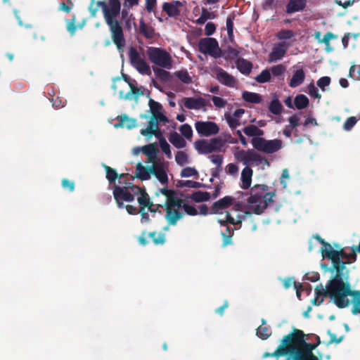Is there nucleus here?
<instances>
[{
    "label": "nucleus",
    "mask_w": 360,
    "mask_h": 360,
    "mask_svg": "<svg viewBox=\"0 0 360 360\" xmlns=\"http://www.w3.org/2000/svg\"><path fill=\"white\" fill-rule=\"evenodd\" d=\"M94 3V1L92 0L89 6L91 15L95 17L98 8H102L103 17L106 24L109 26L112 41L120 51H123L125 46L123 29L121 23L116 20L121 9L120 0H108V4L104 1H98L96 2L97 7L95 8H93Z\"/></svg>",
    "instance_id": "f257e3e1"
},
{
    "label": "nucleus",
    "mask_w": 360,
    "mask_h": 360,
    "mask_svg": "<svg viewBox=\"0 0 360 360\" xmlns=\"http://www.w3.org/2000/svg\"><path fill=\"white\" fill-rule=\"evenodd\" d=\"M286 335L290 356L284 360H319L313 352L319 345V342H307L304 332L295 328Z\"/></svg>",
    "instance_id": "f03ea898"
},
{
    "label": "nucleus",
    "mask_w": 360,
    "mask_h": 360,
    "mask_svg": "<svg viewBox=\"0 0 360 360\" xmlns=\"http://www.w3.org/2000/svg\"><path fill=\"white\" fill-rule=\"evenodd\" d=\"M350 285L345 283L342 279V272L336 271L335 276L328 282V297L338 308H345L349 305L347 298L351 294Z\"/></svg>",
    "instance_id": "7ed1b4c3"
},
{
    "label": "nucleus",
    "mask_w": 360,
    "mask_h": 360,
    "mask_svg": "<svg viewBox=\"0 0 360 360\" xmlns=\"http://www.w3.org/2000/svg\"><path fill=\"white\" fill-rule=\"evenodd\" d=\"M143 192H146L145 188L136 186L131 181L125 182L122 186L114 184L112 186L113 196L119 208L124 207V202L134 201L135 195H141Z\"/></svg>",
    "instance_id": "20e7f679"
},
{
    "label": "nucleus",
    "mask_w": 360,
    "mask_h": 360,
    "mask_svg": "<svg viewBox=\"0 0 360 360\" xmlns=\"http://www.w3.org/2000/svg\"><path fill=\"white\" fill-rule=\"evenodd\" d=\"M356 252L352 250L351 253H347L344 249H340L339 250H323V256L330 259L332 262V269L330 271L333 270L335 271L343 272L346 268V264H350L356 260Z\"/></svg>",
    "instance_id": "39448f33"
},
{
    "label": "nucleus",
    "mask_w": 360,
    "mask_h": 360,
    "mask_svg": "<svg viewBox=\"0 0 360 360\" xmlns=\"http://www.w3.org/2000/svg\"><path fill=\"white\" fill-rule=\"evenodd\" d=\"M147 56L151 63L165 69L172 67V58L169 52L158 47H149L146 51Z\"/></svg>",
    "instance_id": "423d86ee"
},
{
    "label": "nucleus",
    "mask_w": 360,
    "mask_h": 360,
    "mask_svg": "<svg viewBox=\"0 0 360 360\" xmlns=\"http://www.w3.org/2000/svg\"><path fill=\"white\" fill-rule=\"evenodd\" d=\"M251 143L257 150L267 154L278 151L282 148V141L280 139L266 140L263 137H255Z\"/></svg>",
    "instance_id": "0eeeda50"
},
{
    "label": "nucleus",
    "mask_w": 360,
    "mask_h": 360,
    "mask_svg": "<svg viewBox=\"0 0 360 360\" xmlns=\"http://www.w3.org/2000/svg\"><path fill=\"white\" fill-rule=\"evenodd\" d=\"M224 144L225 141L221 138H214L210 141L200 139L195 142V148L200 154H209L221 150Z\"/></svg>",
    "instance_id": "6e6552de"
},
{
    "label": "nucleus",
    "mask_w": 360,
    "mask_h": 360,
    "mask_svg": "<svg viewBox=\"0 0 360 360\" xmlns=\"http://www.w3.org/2000/svg\"><path fill=\"white\" fill-rule=\"evenodd\" d=\"M198 47L200 52L208 54L214 58L221 56V50L219 46L217 40L214 38L206 37L200 39L198 41Z\"/></svg>",
    "instance_id": "1a4fd4ad"
},
{
    "label": "nucleus",
    "mask_w": 360,
    "mask_h": 360,
    "mask_svg": "<svg viewBox=\"0 0 360 360\" xmlns=\"http://www.w3.org/2000/svg\"><path fill=\"white\" fill-rule=\"evenodd\" d=\"M195 128L200 136H211L219 131V126L212 121H197Z\"/></svg>",
    "instance_id": "9d476101"
},
{
    "label": "nucleus",
    "mask_w": 360,
    "mask_h": 360,
    "mask_svg": "<svg viewBox=\"0 0 360 360\" xmlns=\"http://www.w3.org/2000/svg\"><path fill=\"white\" fill-rule=\"evenodd\" d=\"M269 187L264 184H255L250 191V197L247 199L249 204H259L264 194L267 191Z\"/></svg>",
    "instance_id": "9b49d317"
},
{
    "label": "nucleus",
    "mask_w": 360,
    "mask_h": 360,
    "mask_svg": "<svg viewBox=\"0 0 360 360\" xmlns=\"http://www.w3.org/2000/svg\"><path fill=\"white\" fill-rule=\"evenodd\" d=\"M285 356L288 358L290 356V349L288 342L287 335H284L281 341V344L278 346L276 349L272 352H265L262 355V358Z\"/></svg>",
    "instance_id": "f8f14e48"
},
{
    "label": "nucleus",
    "mask_w": 360,
    "mask_h": 360,
    "mask_svg": "<svg viewBox=\"0 0 360 360\" xmlns=\"http://www.w3.org/2000/svg\"><path fill=\"white\" fill-rule=\"evenodd\" d=\"M214 72L216 79L221 84L229 87H234L236 84V79L233 75L226 72L223 68L217 67L214 68Z\"/></svg>",
    "instance_id": "ddd939ff"
},
{
    "label": "nucleus",
    "mask_w": 360,
    "mask_h": 360,
    "mask_svg": "<svg viewBox=\"0 0 360 360\" xmlns=\"http://www.w3.org/2000/svg\"><path fill=\"white\" fill-rule=\"evenodd\" d=\"M276 195V191L272 192H265L264 196L259 202L251 207L252 212L255 214H261L267 208L269 203L273 202V198Z\"/></svg>",
    "instance_id": "4468645a"
},
{
    "label": "nucleus",
    "mask_w": 360,
    "mask_h": 360,
    "mask_svg": "<svg viewBox=\"0 0 360 360\" xmlns=\"http://www.w3.org/2000/svg\"><path fill=\"white\" fill-rule=\"evenodd\" d=\"M288 45L286 42H279L274 45L271 52L269 54V62H276L283 58L288 51Z\"/></svg>",
    "instance_id": "2eb2a0df"
},
{
    "label": "nucleus",
    "mask_w": 360,
    "mask_h": 360,
    "mask_svg": "<svg viewBox=\"0 0 360 360\" xmlns=\"http://www.w3.org/2000/svg\"><path fill=\"white\" fill-rule=\"evenodd\" d=\"M139 205V213L141 214V223H147L150 221L148 211L146 210V206H148V194L147 192L141 193V195L137 198Z\"/></svg>",
    "instance_id": "dca6fc26"
},
{
    "label": "nucleus",
    "mask_w": 360,
    "mask_h": 360,
    "mask_svg": "<svg viewBox=\"0 0 360 360\" xmlns=\"http://www.w3.org/2000/svg\"><path fill=\"white\" fill-rule=\"evenodd\" d=\"M183 6V4L179 1H172L165 2L162 4V11L165 12L170 18H177L180 15L179 8Z\"/></svg>",
    "instance_id": "f3484780"
},
{
    "label": "nucleus",
    "mask_w": 360,
    "mask_h": 360,
    "mask_svg": "<svg viewBox=\"0 0 360 360\" xmlns=\"http://www.w3.org/2000/svg\"><path fill=\"white\" fill-rule=\"evenodd\" d=\"M234 200L233 197L227 195L214 202L211 207V214L221 213L223 210L227 209L233 205Z\"/></svg>",
    "instance_id": "a211bd4d"
},
{
    "label": "nucleus",
    "mask_w": 360,
    "mask_h": 360,
    "mask_svg": "<svg viewBox=\"0 0 360 360\" xmlns=\"http://www.w3.org/2000/svg\"><path fill=\"white\" fill-rule=\"evenodd\" d=\"M151 174L154 175L162 184H167L168 176L162 163L154 162L151 165Z\"/></svg>",
    "instance_id": "6ab92c4d"
},
{
    "label": "nucleus",
    "mask_w": 360,
    "mask_h": 360,
    "mask_svg": "<svg viewBox=\"0 0 360 360\" xmlns=\"http://www.w3.org/2000/svg\"><path fill=\"white\" fill-rule=\"evenodd\" d=\"M137 84H129L130 91L124 94L122 91H120V98L124 100H135L137 101L141 96L143 95L145 88L143 86H136Z\"/></svg>",
    "instance_id": "aec40b11"
},
{
    "label": "nucleus",
    "mask_w": 360,
    "mask_h": 360,
    "mask_svg": "<svg viewBox=\"0 0 360 360\" xmlns=\"http://www.w3.org/2000/svg\"><path fill=\"white\" fill-rule=\"evenodd\" d=\"M181 102L189 110H200L206 105L205 100L202 97H185Z\"/></svg>",
    "instance_id": "412c9836"
},
{
    "label": "nucleus",
    "mask_w": 360,
    "mask_h": 360,
    "mask_svg": "<svg viewBox=\"0 0 360 360\" xmlns=\"http://www.w3.org/2000/svg\"><path fill=\"white\" fill-rule=\"evenodd\" d=\"M134 150H136V154L139 153L141 150L143 153L148 157V162L153 163L156 162L155 159L158 150L155 143L148 144L143 146L141 148H137Z\"/></svg>",
    "instance_id": "4be33fe9"
},
{
    "label": "nucleus",
    "mask_w": 360,
    "mask_h": 360,
    "mask_svg": "<svg viewBox=\"0 0 360 360\" xmlns=\"http://www.w3.org/2000/svg\"><path fill=\"white\" fill-rule=\"evenodd\" d=\"M307 3V0H288L285 6V12L288 14L301 12L306 8Z\"/></svg>",
    "instance_id": "5701e85b"
},
{
    "label": "nucleus",
    "mask_w": 360,
    "mask_h": 360,
    "mask_svg": "<svg viewBox=\"0 0 360 360\" xmlns=\"http://www.w3.org/2000/svg\"><path fill=\"white\" fill-rule=\"evenodd\" d=\"M165 211L166 214L165 217L169 225H176L178 220L183 217L182 213L178 209L165 208Z\"/></svg>",
    "instance_id": "b1692460"
},
{
    "label": "nucleus",
    "mask_w": 360,
    "mask_h": 360,
    "mask_svg": "<svg viewBox=\"0 0 360 360\" xmlns=\"http://www.w3.org/2000/svg\"><path fill=\"white\" fill-rule=\"evenodd\" d=\"M150 175L151 166L145 167L140 162L136 165L135 177L141 181H146L150 179Z\"/></svg>",
    "instance_id": "393cba45"
},
{
    "label": "nucleus",
    "mask_w": 360,
    "mask_h": 360,
    "mask_svg": "<svg viewBox=\"0 0 360 360\" xmlns=\"http://www.w3.org/2000/svg\"><path fill=\"white\" fill-rule=\"evenodd\" d=\"M305 79V72L302 68H299L295 70L292 76V78L288 82L289 86L295 88L301 85Z\"/></svg>",
    "instance_id": "a878e982"
},
{
    "label": "nucleus",
    "mask_w": 360,
    "mask_h": 360,
    "mask_svg": "<svg viewBox=\"0 0 360 360\" xmlns=\"http://www.w3.org/2000/svg\"><path fill=\"white\" fill-rule=\"evenodd\" d=\"M253 171L250 167H245L241 172V181L240 187L243 189H248L250 187L252 182Z\"/></svg>",
    "instance_id": "bb28decb"
},
{
    "label": "nucleus",
    "mask_w": 360,
    "mask_h": 360,
    "mask_svg": "<svg viewBox=\"0 0 360 360\" xmlns=\"http://www.w3.org/2000/svg\"><path fill=\"white\" fill-rule=\"evenodd\" d=\"M236 67L238 70L245 75H248L252 69V63L243 58H238L236 62Z\"/></svg>",
    "instance_id": "cd10ccee"
},
{
    "label": "nucleus",
    "mask_w": 360,
    "mask_h": 360,
    "mask_svg": "<svg viewBox=\"0 0 360 360\" xmlns=\"http://www.w3.org/2000/svg\"><path fill=\"white\" fill-rule=\"evenodd\" d=\"M266 323V321L264 319H262V325L257 328L256 331L257 336L263 340H267L272 333L271 328L264 326Z\"/></svg>",
    "instance_id": "c85d7f7f"
},
{
    "label": "nucleus",
    "mask_w": 360,
    "mask_h": 360,
    "mask_svg": "<svg viewBox=\"0 0 360 360\" xmlns=\"http://www.w3.org/2000/svg\"><path fill=\"white\" fill-rule=\"evenodd\" d=\"M243 133L248 136L252 138L262 137L264 134V131L253 124H249L243 129Z\"/></svg>",
    "instance_id": "c756f323"
},
{
    "label": "nucleus",
    "mask_w": 360,
    "mask_h": 360,
    "mask_svg": "<svg viewBox=\"0 0 360 360\" xmlns=\"http://www.w3.org/2000/svg\"><path fill=\"white\" fill-rule=\"evenodd\" d=\"M158 124L155 120V117L153 119V117H150V120L148 121V124L147 128L143 129L141 130V134L146 138H151L153 136V131L158 129Z\"/></svg>",
    "instance_id": "7c9ffc66"
},
{
    "label": "nucleus",
    "mask_w": 360,
    "mask_h": 360,
    "mask_svg": "<svg viewBox=\"0 0 360 360\" xmlns=\"http://www.w3.org/2000/svg\"><path fill=\"white\" fill-rule=\"evenodd\" d=\"M139 32L147 39H153L155 37V29L146 24L142 19L139 22Z\"/></svg>",
    "instance_id": "2f4dec72"
},
{
    "label": "nucleus",
    "mask_w": 360,
    "mask_h": 360,
    "mask_svg": "<svg viewBox=\"0 0 360 360\" xmlns=\"http://www.w3.org/2000/svg\"><path fill=\"white\" fill-rule=\"evenodd\" d=\"M169 141L177 148H183L186 146V142L184 139L176 131L170 134Z\"/></svg>",
    "instance_id": "473e14b6"
},
{
    "label": "nucleus",
    "mask_w": 360,
    "mask_h": 360,
    "mask_svg": "<svg viewBox=\"0 0 360 360\" xmlns=\"http://www.w3.org/2000/svg\"><path fill=\"white\" fill-rule=\"evenodd\" d=\"M349 296L352 297L353 314H360V290H352Z\"/></svg>",
    "instance_id": "72a5a7b5"
},
{
    "label": "nucleus",
    "mask_w": 360,
    "mask_h": 360,
    "mask_svg": "<svg viewBox=\"0 0 360 360\" xmlns=\"http://www.w3.org/2000/svg\"><path fill=\"white\" fill-rule=\"evenodd\" d=\"M238 156H240L245 162L261 161V156L255 152L248 150H241Z\"/></svg>",
    "instance_id": "f704fd0d"
},
{
    "label": "nucleus",
    "mask_w": 360,
    "mask_h": 360,
    "mask_svg": "<svg viewBox=\"0 0 360 360\" xmlns=\"http://www.w3.org/2000/svg\"><path fill=\"white\" fill-rule=\"evenodd\" d=\"M242 98L246 102L254 104L259 103L262 101V96L259 94L246 91L243 92Z\"/></svg>",
    "instance_id": "c9c22d12"
},
{
    "label": "nucleus",
    "mask_w": 360,
    "mask_h": 360,
    "mask_svg": "<svg viewBox=\"0 0 360 360\" xmlns=\"http://www.w3.org/2000/svg\"><path fill=\"white\" fill-rule=\"evenodd\" d=\"M211 195L206 191H194L190 196V198L196 202L207 201L210 199Z\"/></svg>",
    "instance_id": "e433bc0d"
},
{
    "label": "nucleus",
    "mask_w": 360,
    "mask_h": 360,
    "mask_svg": "<svg viewBox=\"0 0 360 360\" xmlns=\"http://www.w3.org/2000/svg\"><path fill=\"white\" fill-rule=\"evenodd\" d=\"M309 103V98L304 94H299L294 98V105L298 110L306 108Z\"/></svg>",
    "instance_id": "4c0bfd02"
},
{
    "label": "nucleus",
    "mask_w": 360,
    "mask_h": 360,
    "mask_svg": "<svg viewBox=\"0 0 360 360\" xmlns=\"http://www.w3.org/2000/svg\"><path fill=\"white\" fill-rule=\"evenodd\" d=\"M283 105L279 100L275 97L269 105V110L275 115H279L283 111Z\"/></svg>",
    "instance_id": "58836bf2"
},
{
    "label": "nucleus",
    "mask_w": 360,
    "mask_h": 360,
    "mask_svg": "<svg viewBox=\"0 0 360 360\" xmlns=\"http://www.w3.org/2000/svg\"><path fill=\"white\" fill-rule=\"evenodd\" d=\"M148 236L152 239L155 245H163L166 241V235L162 232L152 231Z\"/></svg>",
    "instance_id": "ea45409f"
},
{
    "label": "nucleus",
    "mask_w": 360,
    "mask_h": 360,
    "mask_svg": "<svg viewBox=\"0 0 360 360\" xmlns=\"http://www.w3.org/2000/svg\"><path fill=\"white\" fill-rule=\"evenodd\" d=\"M183 200L176 197L175 195H172L169 199H167L165 202V208H174L178 209L181 207H183Z\"/></svg>",
    "instance_id": "a19ab883"
},
{
    "label": "nucleus",
    "mask_w": 360,
    "mask_h": 360,
    "mask_svg": "<svg viewBox=\"0 0 360 360\" xmlns=\"http://www.w3.org/2000/svg\"><path fill=\"white\" fill-rule=\"evenodd\" d=\"M178 187H188V188H209V186L205 185L204 184L194 181L191 180H186V181H179L177 183Z\"/></svg>",
    "instance_id": "79ce46f5"
},
{
    "label": "nucleus",
    "mask_w": 360,
    "mask_h": 360,
    "mask_svg": "<svg viewBox=\"0 0 360 360\" xmlns=\"http://www.w3.org/2000/svg\"><path fill=\"white\" fill-rule=\"evenodd\" d=\"M139 73L141 75H150L151 70L149 65L143 60L139 61L137 63L133 65Z\"/></svg>",
    "instance_id": "37998d69"
},
{
    "label": "nucleus",
    "mask_w": 360,
    "mask_h": 360,
    "mask_svg": "<svg viewBox=\"0 0 360 360\" xmlns=\"http://www.w3.org/2000/svg\"><path fill=\"white\" fill-rule=\"evenodd\" d=\"M103 167L106 172V179L109 181V183L115 184V181L118 179V174L117 171L110 167V166L103 165Z\"/></svg>",
    "instance_id": "c03bdc74"
},
{
    "label": "nucleus",
    "mask_w": 360,
    "mask_h": 360,
    "mask_svg": "<svg viewBox=\"0 0 360 360\" xmlns=\"http://www.w3.org/2000/svg\"><path fill=\"white\" fill-rule=\"evenodd\" d=\"M234 229L226 226V230L224 232H221V236L223 237V247H226L228 245L231 244L232 240V236L233 235Z\"/></svg>",
    "instance_id": "a18cd8bd"
},
{
    "label": "nucleus",
    "mask_w": 360,
    "mask_h": 360,
    "mask_svg": "<svg viewBox=\"0 0 360 360\" xmlns=\"http://www.w3.org/2000/svg\"><path fill=\"white\" fill-rule=\"evenodd\" d=\"M153 71L155 75L162 82H167L171 79L170 72L162 69V68H153Z\"/></svg>",
    "instance_id": "49530a36"
},
{
    "label": "nucleus",
    "mask_w": 360,
    "mask_h": 360,
    "mask_svg": "<svg viewBox=\"0 0 360 360\" xmlns=\"http://www.w3.org/2000/svg\"><path fill=\"white\" fill-rule=\"evenodd\" d=\"M174 75L184 84H189L192 83V78L186 70L177 71Z\"/></svg>",
    "instance_id": "de8ad7c7"
},
{
    "label": "nucleus",
    "mask_w": 360,
    "mask_h": 360,
    "mask_svg": "<svg viewBox=\"0 0 360 360\" xmlns=\"http://www.w3.org/2000/svg\"><path fill=\"white\" fill-rule=\"evenodd\" d=\"M251 212L246 211L244 214L240 217L238 220H235V219L231 215L229 212L226 213V221H227V224H230L232 225H238L242 224V221L245 219L246 215H251Z\"/></svg>",
    "instance_id": "09e8293b"
},
{
    "label": "nucleus",
    "mask_w": 360,
    "mask_h": 360,
    "mask_svg": "<svg viewBox=\"0 0 360 360\" xmlns=\"http://www.w3.org/2000/svg\"><path fill=\"white\" fill-rule=\"evenodd\" d=\"M129 58L132 65L141 60L143 58L141 57L139 51L134 48L131 47L129 51Z\"/></svg>",
    "instance_id": "8fccbe9b"
},
{
    "label": "nucleus",
    "mask_w": 360,
    "mask_h": 360,
    "mask_svg": "<svg viewBox=\"0 0 360 360\" xmlns=\"http://www.w3.org/2000/svg\"><path fill=\"white\" fill-rule=\"evenodd\" d=\"M270 79H271V72H270V70L268 69H265V70H262L260 72V74L258 75L255 77V80L258 83H261V84L269 82Z\"/></svg>",
    "instance_id": "3c124183"
},
{
    "label": "nucleus",
    "mask_w": 360,
    "mask_h": 360,
    "mask_svg": "<svg viewBox=\"0 0 360 360\" xmlns=\"http://www.w3.org/2000/svg\"><path fill=\"white\" fill-rule=\"evenodd\" d=\"M224 116L229 127L232 130L236 129L238 126L240 125L239 119L232 117L231 115L228 113H226Z\"/></svg>",
    "instance_id": "603ef678"
},
{
    "label": "nucleus",
    "mask_w": 360,
    "mask_h": 360,
    "mask_svg": "<svg viewBox=\"0 0 360 360\" xmlns=\"http://www.w3.org/2000/svg\"><path fill=\"white\" fill-rule=\"evenodd\" d=\"M213 18L214 15L212 13H210L206 8H202L201 15L196 20V23L198 25H202L207 21V20Z\"/></svg>",
    "instance_id": "864d4df0"
},
{
    "label": "nucleus",
    "mask_w": 360,
    "mask_h": 360,
    "mask_svg": "<svg viewBox=\"0 0 360 360\" xmlns=\"http://www.w3.org/2000/svg\"><path fill=\"white\" fill-rule=\"evenodd\" d=\"M148 105L150 107V110L152 115L161 112L162 110V106L158 102L150 98L148 101Z\"/></svg>",
    "instance_id": "5fc2aeb1"
},
{
    "label": "nucleus",
    "mask_w": 360,
    "mask_h": 360,
    "mask_svg": "<svg viewBox=\"0 0 360 360\" xmlns=\"http://www.w3.org/2000/svg\"><path fill=\"white\" fill-rule=\"evenodd\" d=\"M175 160L179 165L183 166L188 162V155L184 151H178L175 156Z\"/></svg>",
    "instance_id": "6e6d98bb"
},
{
    "label": "nucleus",
    "mask_w": 360,
    "mask_h": 360,
    "mask_svg": "<svg viewBox=\"0 0 360 360\" xmlns=\"http://www.w3.org/2000/svg\"><path fill=\"white\" fill-rule=\"evenodd\" d=\"M270 72L274 76V77H279L285 72L286 68L285 65L282 64H279L277 65L272 66L270 68Z\"/></svg>",
    "instance_id": "4d7b16f0"
},
{
    "label": "nucleus",
    "mask_w": 360,
    "mask_h": 360,
    "mask_svg": "<svg viewBox=\"0 0 360 360\" xmlns=\"http://www.w3.org/2000/svg\"><path fill=\"white\" fill-rule=\"evenodd\" d=\"M294 36V32L290 30H281L276 34V37L281 40L290 39Z\"/></svg>",
    "instance_id": "13d9d810"
},
{
    "label": "nucleus",
    "mask_w": 360,
    "mask_h": 360,
    "mask_svg": "<svg viewBox=\"0 0 360 360\" xmlns=\"http://www.w3.org/2000/svg\"><path fill=\"white\" fill-rule=\"evenodd\" d=\"M179 131L182 134V135L185 136L186 139H189L192 137L193 130L189 124H182L179 128Z\"/></svg>",
    "instance_id": "bf43d9fd"
},
{
    "label": "nucleus",
    "mask_w": 360,
    "mask_h": 360,
    "mask_svg": "<svg viewBox=\"0 0 360 360\" xmlns=\"http://www.w3.org/2000/svg\"><path fill=\"white\" fill-rule=\"evenodd\" d=\"M315 294L317 297H328V284L323 286L321 283L315 288Z\"/></svg>",
    "instance_id": "052dcab7"
},
{
    "label": "nucleus",
    "mask_w": 360,
    "mask_h": 360,
    "mask_svg": "<svg viewBox=\"0 0 360 360\" xmlns=\"http://www.w3.org/2000/svg\"><path fill=\"white\" fill-rule=\"evenodd\" d=\"M198 174V172L194 167H187L184 168L181 172V177H190L197 176Z\"/></svg>",
    "instance_id": "680f3d73"
},
{
    "label": "nucleus",
    "mask_w": 360,
    "mask_h": 360,
    "mask_svg": "<svg viewBox=\"0 0 360 360\" xmlns=\"http://www.w3.org/2000/svg\"><path fill=\"white\" fill-rule=\"evenodd\" d=\"M160 146L164 153L167 155L168 158H172V153L170 150V146L167 142L165 139H162L160 140Z\"/></svg>",
    "instance_id": "e2e57ef3"
},
{
    "label": "nucleus",
    "mask_w": 360,
    "mask_h": 360,
    "mask_svg": "<svg viewBox=\"0 0 360 360\" xmlns=\"http://www.w3.org/2000/svg\"><path fill=\"white\" fill-rule=\"evenodd\" d=\"M233 17H228L226 18V29H227V34L229 36V38L231 41H232V38L233 37Z\"/></svg>",
    "instance_id": "0e129e2a"
},
{
    "label": "nucleus",
    "mask_w": 360,
    "mask_h": 360,
    "mask_svg": "<svg viewBox=\"0 0 360 360\" xmlns=\"http://www.w3.org/2000/svg\"><path fill=\"white\" fill-rule=\"evenodd\" d=\"M308 94L314 98L320 99L321 96L319 92L318 89L314 86L313 83H310L307 86Z\"/></svg>",
    "instance_id": "69168bd1"
},
{
    "label": "nucleus",
    "mask_w": 360,
    "mask_h": 360,
    "mask_svg": "<svg viewBox=\"0 0 360 360\" xmlns=\"http://www.w3.org/2000/svg\"><path fill=\"white\" fill-rule=\"evenodd\" d=\"M357 120L355 117H348L344 123L343 128L346 131H349L356 124Z\"/></svg>",
    "instance_id": "338daca9"
},
{
    "label": "nucleus",
    "mask_w": 360,
    "mask_h": 360,
    "mask_svg": "<svg viewBox=\"0 0 360 360\" xmlns=\"http://www.w3.org/2000/svg\"><path fill=\"white\" fill-rule=\"evenodd\" d=\"M349 75L357 80H360V65L357 66L352 65L349 69Z\"/></svg>",
    "instance_id": "774afa93"
}]
</instances>
